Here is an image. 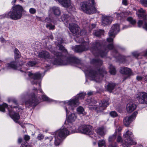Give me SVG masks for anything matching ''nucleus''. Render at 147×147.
Listing matches in <instances>:
<instances>
[{
	"mask_svg": "<svg viewBox=\"0 0 147 147\" xmlns=\"http://www.w3.org/2000/svg\"><path fill=\"white\" fill-rule=\"evenodd\" d=\"M122 129V128L120 126H118L117 127V129L115 130V131H117V134L118 133H121V132Z\"/></svg>",
	"mask_w": 147,
	"mask_h": 147,
	"instance_id": "nucleus-50",
	"label": "nucleus"
},
{
	"mask_svg": "<svg viewBox=\"0 0 147 147\" xmlns=\"http://www.w3.org/2000/svg\"><path fill=\"white\" fill-rule=\"evenodd\" d=\"M44 138L43 135L41 134H39L37 137V138L39 140H42Z\"/></svg>",
	"mask_w": 147,
	"mask_h": 147,
	"instance_id": "nucleus-51",
	"label": "nucleus"
},
{
	"mask_svg": "<svg viewBox=\"0 0 147 147\" xmlns=\"http://www.w3.org/2000/svg\"><path fill=\"white\" fill-rule=\"evenodd\" d=\"M90 100L89 99H88L87 100V102H88L87 104L89 105H92L93 104V103H96V102L95 101H92V100H90V102H89V100Z\"/></svg>",
	"mask_w": 147,
	"mask_h": 147,
	"instance_id": "nucleus-48",
	"label": "nucleus"
},
{
	"mask_svg": "<svg viewBox=\"0 0 147 147\" xmlns=\"http://www.w3.org/2000/svg\"><path fill=\"white\" fill-rule=\"evenodd\" d=\"M97 135L103 136L105 134V128L103 126L98 127L95 130Z\"/></svg>",
	"mask_w": 147,
	"mask_h": 147,
	"instance_id": "nucleus-21",
	"label": "nucleus"
},
{
	"mask_svg": "<svg viewBox=\"0 0 147 147\" xmlns=\"http://www.w3.org/2000/svg\"><path fill=\"white\" fill-rule=\"evenodd\" d=\"M79 105L78 99H75L70 100L65 104V110L67 115L71 111L73 110L74 107H76Z\"/></svg>",
	"mask_w": 147,
	"mask_h": 147,
	"instance_id": "nucleus-8",
	"label": "nucleus"
},
{
	"mask_svg": "<svg viewBox=\"0 0 147 147\" xmlns=\"http://www.w3.org/2000/svg\"><path fill=\"white\" fill-rule=\"evenodd\" d=\"M144 28L147 30V24L145 23L144 24Z\"/></svg>",
	"mask_w": 147,
	"mask_h": 147,
	"instance_id": "nucleus-63",
	"label": "nucleus"
},
{
	"mask_svg": "<svg viewBox=\"0 0 147 147\" xmlns=\"http://www.w3.org/2000/svg\"><path fill=\"white\" fill-rule=\"evenodd\" d=\"M115 53L117 55H118V56L117 57H115L119 61H121L122 58V57L121 55H119L116 51H115Z\"/></svg>",
	"mask_w": 147,
	"mask_h": 147,
	"instance_id": "nucleus-47",
	"label": "nucleus"
},
{
	"mask_svg": "<svg viewBox=\"0 0 147 147\" xmlns=\"http://www.w3.org/2000/svg\"><path fill=\"white\" fill-rule=\"evenodd\" d=\"M132 55L135 57H137L139 56V54L136 52H134L132 53Z\"/></svg>",
	"mask_w": 147,
	"mask_h": 147,
	"instance_id": "nucleus-60",
	"label": "nucleus"
},
{
	"mask_svg": "<svg viewBox=\"0 0 147 147\" xmlns=\"http://www.w3.org/2000/svg\"><path fill=\"white\" fill-rule=\"evenodd\" d=\"M138 112L135 111L131 116H127L125 117L123 120V124L126 127H128L130 123L134 119L137 115Z\"/></svg>",
	"mask_w": 147,
	"mask_h": 147,
	"instance_id": "nucleus-12",
	"label": "nucleus"
},
{
	"mask_svg": "<svg viewBox=\"0 0 147 147\" xmlns=\"http://www.w3.org/2000/svg\"><path fill=\"white\" fill-rule=\"evenodd\" d=\"M77 111L80 114L82 113L84 111V109L81 107H79L77 109Z\"/></svg>",
	"mask_w": 147,
	"mask_h": 147,
	"instance_id": "nucleus-44",
	"label": "nucleus"
},
{
	"mask_svg": "<svg viewBox=\"0 0 147 147\" xmlns=\"http://www.w3.org/2000/svg\"><path fill=\"white\" fill-rule=\"evenodd\" d=\"M127 20L132 25L135 24L136 23V20H135L133 19L132 17H128L127 18Z\"/></svg>",
	"mask_w": 147,
	"mask_h": 147,
	"instance_id": "nucleus-37",
	"label": "nucleus"
},
{
	"mask_svg": "<svg viewBox=\"0 0 147 147\" xmlns=\"http://www.w3.org/2000/svg\"><path fill=\"white\" fill-rule=\"evenodd\" d=\"M86 95L85 93H81L79 94L78 95H77V97H78V99H82Z\"/></svg>",
	"mask_w": 147,
	"mask_h": 147,
	"instance_id": "nucleus-42",
	"label": "nucleus"
},
{
	"mask_svg": "<svg viewBox=\"0 0 147 147\" xmlns=\"http://www.w3.org/2000/svg\"><path fill=\"white\" fill-rule=\"evenodd\" d=\"M8 107V105L5 103H3L2 105H0V111L4 112L5 111V108Z\"/></svg>",
	"mask_w": 147,
	"mask_h": 147,
	"instance_id": "nucleus-34",
	"label": "nucleus"
},
{
	"mask_svg": "<svg viewBox=\"0 0 147 147\" xmlns=\"http://www.w3.org/2000/svg\"><path fill=\"white\" fill-rule=\"evenodd\" d=\"M136 97L140 103L147 104V93L142 92L138 93Z\"/></svg>",
	"mask_w": 147,
	"mask_h": 147,
	"instance_id": "nucleus-13",
	"label": "nucleus"
},
{
	"mask_svg": "<svg viewBox=\"0 0 147 147\" xmlns=\"http://www.w3.org/2000/svg\"><path fill=\"white\" fill-rule=\"evenodd\" d=\"M88 43L84 42L81 45H76L72 47L74 51L77 52H80L86 51L89 49Z\"/></svg>",
	"mask_w": 147,
	"mask_h": 147,
	"instance_id": "nucleus-15",
	"label": "nucleus"
},
{
	"mask_svg": "<svg viewBox=\"0 0 147 147\" xmlns=\"http://www.w3.org/2000/svg\"><path fill=\"white\" fill-rule=\"evenodd\" d=\"M111 22V19L109 17L106 16L103 18L102 24L104 26L110 24Z\"/></svg>",
	"mask_w": 147,
	"mask_h": 147,
	"instance_id": "nucleus-22",
	"label": "nucleus"
},
{
	"mask_svg": "<svg viewBox=\"0 0 147 147\" xmlns=\"http://www.w3.org/2000/svg\"><path fill=\"white\" fill-rule=\"evenodd\" d=\"M9 111V113L11 117L13 119V120L17 123L19 124H20V122L19 121V119L20 118V116L19 114L17 113H14V114H12L11 111L8 108Z\"/></svg>",
	"mask_w": 147,
	"mask_h": 147,
	"instance_id": "nucleus-18",
	"label": "nucleus"
},
{
	"mask_svg": "<svg viewBox=\"0 0 147 147\" xmlns=\"http://www.w3.org/2000/svg\"><path fill=\"white\" fill-rule=\"evenodd\" d=\"M140 2L142 4L144 5L145 6L147 7V0H141Z\"/></svg>",
	"mask_w": 147,
	"mask_h": 147,
	"instance_id": "nucleus-49",
	"label": "nucleus"
},
{
	"mask_svg": "<svg viewBox=\"0 0 147 147\" xmlns=\"http://www.w3.org/2000/svg\"><path fill=\"white\" fill-rule=\"evenodd\" d=\"M22 72H26V70H25L24 67V66H22L21 68H20L19 69Z\"/></svg>",
	"mask_w": 147,
	"mask_h": 147,
	"instance_id": "nucleus-54",
	"label": "nucleus"
},
{
	"mask_svg": "<svg viewBox=\"0 0 147 147\" xmlns=\"http://www.w3.org/2000/svg\"><path fill=\"white\" fill-rule=\"evenodd\" d=\"M50 10L56 16H58L61 14V11L60 9L57 7H53L50 8Z\"/></svg>",
	"mask_w": 147,
	"mask_h": 147,
	"instance_id": "nucleus-23",
	"label": "nucleus"
},
{
	"mask_svg": "<svg viewBox=\"0 0 147 147\" xmlns=\"http://www.w3.org/2000/svg\"><path fill=\"white\" fill-rule=\"evenodd\" d=\"M69 134V132L66 128H61L55 132V135L64 139Z\"/></svg>",
	"mask_w": 147,
	"mask_h": 147,
	"instance_id": "nucleus-14",
	"label": "nucleus"
},
{
	"mask_svg": "<svg viewBox=\"0 0 147 147\" xmlns=\"http://www.w3.org/2000/svg\"><path fill=\"white\" fill-rule=\"evenodd\" d=\"M14 55L15 59L19 58L20 56V55L19 54V53L15 54Z\"/></svg>",
	"mask_w": 147,
	"mask_h": 147,
	"instance_id": "nucleus-57",
	"label": "nucleus"
},
{
	"mask_svg": "<svg viewBox=\"0 0 147 147\" xmlns=\"http://www.w3.org/2000/svg\"><path fill=\"white\" fill-rule=\"evenodd\" d=\"M98 144L99 147H105V142L104 140H99L98 141Z\"/></svg>",
	"mask_w": 147,
	"mask_h": 147,
	"instance_id": "nucleus-35",
	"label": "nucleus"
},
{
	"mask_svg": "<svg viewBox=\"0 0 147 147\" xmlns=\"http://www.w3.org/2000/svg\"><path fill=\"white\" fill-rule=\"evenodd\" d=\"M117 141L118 142H122V139L121 137V133H118L117 134Z\"/></svg>",
	"mask_w": 147,
	"mask_h": 147,
	"instance_id": "nucleus-38",
	"label": "nucleus"
},
{
	"mask_svg": "<svg viewBox=\"0 0 147 147\" xmlns=\"http://www.w3.org/2000/svg\"><path fill=\"white\" fill-rule=\"evenodd\" d=\"M59 2L61 3L64 7H68L71 5L70 0H58Z\"/></svg>",
	"mask_w": 147,
	"mask_h": 147,
	"instance_id": "nucleus-24",
	"label": "nucleus"
},
{
	"mask_svg": "<svg viewBox=\"0 0 147 147\" xmlns=\"http://www.w3.org/2000/svg\"><path fill=\"white\" fill-rule=\"evenodd\" d=\"M115 85V83H109L107 86V90L109 92H111L114 89Z\"/></svg>",
	"mask_w": 147,
	"mask_h": 147,
	"instance_id": "nucleus-30",
	"label": "nucleus"
},
{
	"mask_svg": "<svg viewBox=\"0 0 147 147\" xmlns=\"http://www.w3.org/2000/svg\"><path fill=\"white\" fill-rule=\"evenodd\" d=\"M143 77L141 76H138L136 77V79L138 81L141 80L143 79Z\"/></svg>",
	"mask_w": 147,
	"mask_h": 147,
	"instance_id": "nucleus-58",
	"label": "nucleus"
},
{
	"mask_svg": "<svg viewBox=\"0 0 147 147\" xmlns=\"http://www.w3.org/2000/svg\"><path fill=\"white\" fill-rule=\"evenodd\" d=\"M29 77L31 78V81L32 84H36L39 82V80L41 77V74L38 72L33 74L31 72H28Z\"/></svg>",
	"mask_w": 147,
	"mask_h": 147,
	"instance_id": "nucleus-11",
	"label": "nucleus"
},
{
	"mask_svg": "<svg viewBox=\"0 0 147 147\" xmlns=\"http://www.w3.org/2000/svg\"><path fill=\"white\" fill-rule=\"evenodd\" d=\"M59 50L62 53L56 52L53 53L56 57L55 59L53 62L54 64L57 65H66L69 64H78L80 63L79 60L74 57H67L68 54L66 49L63 46L59 45L57 46Z\"/></svg>",
	"mask_w": 147,
	"mask_h": 147,
	"instance_id": "nucleus-1",
	"label": "nucleus"
},
{
	"mask_svg": "<svg viewBox=\"0 0 147 147\" xmlns=\"http://www.w3.org/2000/svg\"><path fill=\"white\" fill-rule=\"evenodd\" d=\"M29 12L31 14H34L36 12V10L35 8H31L29 9Z\"/></svg>",
	"mask_w": 147,
	"mask_h": 147,
	"instance_id": "nucleus-43",
	"label": "nucleus"
},
{
	"mask_svg": "<svg viewBox=\"0 0 147 147\" xmlns=\"http://www.w3.org/2000/svg\"><path fill=\"white\" fill-rule=\"evenodd\" d=\"M117 134V131H116L114 134L112 136L109 137V142H112L114 141L116 138V136Z\"/></svg>",
	"mask_w": 147,
	"mask_h": 147,
	"instance_id": "nucleus-32",
	"label": "nucleus"
},
{
	"mask_svg": "<svg viewBox=\"0 0 147 147\" xmlns=\"http://www.w3.org/2000/svg\"><path fill=\"white\" fill-rule=\"evenodd\" d=\"M42 98L44 101H50V100L49 98L45 95H43L42 96Z\"/></svg>",
	"mask_w": 147,
	"mask_h": 147,
	"instance_id": "nucleus-46",
	"label": "nucleus"
},
{
	"mask_svg": "<svg viewBox=\"0 0 147 147\" xmlns=\"http://www.w3.org/2000/svg\"><path fill=\"white\" fill-rule=\"evenodd\" d=\"M113 45L112 44H109L108 46V48L109 49H111L113 48Z\"/></svg>",
	"mask_w": 147,
	"mask_h": 147,
	"instance_id": "nucleus-55",
	"label": "nucleus"
},
{
	"mask_svg": "<svg viewBox=\"0 0 147 147\" xmlns=\"http://www.w3.org/2000/svg\"><path fill=\"white\" fill-rule=\"evenodd\" d=\"M115 37H114V36H110L109 35V38H108L107 39V41L108 42H113V38Z\"/></svg>",
	"mask_w": 147,
	"mask_h": 147,
	"instance_id": "nucleus-45",
	"label": "nucleus"
},
{
	"mask_svg": "<svg viewBox=\"0 0 147 147\" xmlns=\"http://www.w3.org/2000/svg\"><path fill=\"white\" fill-rule=\"evenodd\" d=\"M14 54L16 53H19V51L17 49H16L14 51Z\"/></svg>",
	"mask_w": 147,
	"mask_h": 147,
	"instance_id": "nucleus-62",
	"label": "nucleus"
},
{
	"mask_svg": "<svg viewBox=\"0 0 147 147\" xmlns=\"http://www.w3.org/2000/svg\"><path fill=\"white\" fill-rule=\"evenodd\" d=\"M22 139L21 138H19L18 140V142L19 143H20L22 141Z\"/></svg>",
	"mask_w": 147,
	"mask_h": 147,
	"instance_id": "nucleus-61",
	"label": "nucleus"
},
{
	"mask_svg": "<svg viewBox=\"0 0 147 147\" xmlns=\"http://www.w3.org/2000/svg\"><path fill=\"white\" fill-rule=\"evenodd\" d=\"M123 138H125V145L127 146L136 144V142L133 140V135L132 132L127 131L123 134Z\"/></svg>",
	"mask_w": 147,
	"mask_h": 147,
	"instance_id": "nucleus-7",
	"label": "nucleus"
},
{
	"mask_svg": "<svg viewBox=\"0 0 147 147\" xmlns=\"http://www.w3.org/2000/svg\"><path fill=\"white\" fill-rule=\"evenodd\" d=\"M23 11V8L22 6L18 5H13L11 11L8 13V15L13 20H17L22 17Z\"/></svg>",
	"mask_w": 147,
	"mask_h": 147,
	"instance_id": "nucleus-4",
	"label": "nucleus"
},
{
	"mask_svg": "<svg viewBox=\"0 0 147 147\" xmlns=\"http://www.w3.org/2000/svg\"><path fill=\"white\" fill-rule=\"evenodd\" d=\"M36 64V62L35 61H29L27 63V65L29 66H33Z\"/></svg>",
	"mask_w": 147,
	"mask_h": 147,
	"instance_id": "nucleus-41",
	"label": "nucleus"
},
{
	"mask_svg": "<svg viewBox=\"0 0 147 147\" xmlns=\"http://www.w3.org/2000/svg\"><path fill=\"white\" fill-rule=\"evenodd\" d=\"M91 26L92 27V29L94 28L95 27L96 25L94 24H92L91 25Z\"/></svg>",
	"mask_w": 147,
	"mask_h": 147,
	"instance_id": "nucleus-64",
	"label": "nucleus"
},
{
	"mask_svg": "<svg viewBox=\"0 0 147 147\" xmlns=\"http://www.w3.org/2000/svg\"><path fill=\"white\" fill-rule=\"evenodd\" d=\"M62 21L65 22L67 23H68L71 21V18L67 14H64L61 16Z\"/></svg>",
	"mask_w": 147,
	"mask_h": 147,
	"instance_id": "nucleus-28",
	"label": "nucleus"
},
{
	"mask_svg": "<svg viewBox=\"0 0 147 147\" xmlns=\"http://www.w3.org/2000/svg\"><path fill=\"white\" fill-rule=\"evenodd\" d=\"M92 126L90 125H84L80 126L78 128V131L84 134L92 136V137H95V134L94 133Z\"/></svg>",
	"mask_w": 147,
	"mask_h": 147,
	"instance_id": "nucleus-6",
	"label": "nucleus"
},
{
	"mask_svg": "<svg viewBox=\"0 0 147 147\" xmlns=\"http://www.w3.org/2000/svg\"><path fill=\"white\" fill-rule=\"evenodd\" d=\"M108 105V102L106 100H102L100 103V106L102 107H106Z\"/></svg>",
	"mask_w": 147,
	"mask_h": 147,
	"instance_id": "nucleus-31",
	"label": "nucleus"
},
{
	"mask_svg": "<svg viewBox=\"0 0 147 147\" xmlns=\"http://www.w3.org/2000/svg\"><path fill=\"white\" fill-rule=\"evenodd\" d=\"M138 11L140 13L138 14V17L140 19L142 18H143L144 20H146V15L144 14L145 13V10H143L142 8H140V9H138Z\"/></svg>",
	"mask_w": 147,
	"mask_h": 147,
	"instance_id": "nucleus-25",
	"label": "nucleus"
},
{
	"mask_svg": "<svg viewBox=\"0 0 147 147\" xmlns=\"http://www.w3.org/2000/svg\"><path fill=\"white\" fill-rule=\"evenodd\" d=\"M120 72L122 74H125L127 75V77H125L124 78L123 81L124 80L126 79L129 78L131 75L132 74L131 70L130 69L125 67H121V68Z\"/></svg>",
	"mask_w": 147,
	"mask_h": 147,
	"instance_id": "nucleus-16",
	"label": "nucleus"
},
{
	"mask_svg": "<svg viewBox=\"0 0 147 147\" xmlns=\"http://www.w3.org/2000/svg\"><path fill=\"white\" fill-rule=\"evenodd\" d=\"M55 145L56 146L59 145L63 140V139L55 135Z\"/></svg>",
	"mask_w": 147,
	"mask_h": 147,
	"instance_id": "nucleus-29",
	"label": "nucleus"
},
{
	"mask_svg": "<svg viewBox=\"0 0 147 147\" xmlns=\"http://www.w3.org/2000/svg\"><path fill=\"white\" fill-rule=\"evenodd\" d=\"M46 27L49 29L50 30H53L55 29V26L54 25H52L51 24H47L46 25Z\"/></svg>",
	"mask_w": 147,
	"mask_h": 147,
	"instance_id": "nucleus-39",
	"label": "nucleus"
},
{
	"mask_svg": "<svg viewBox=\"0 0 147 147\" xmlns=\"http://www.w3.org/2000/svg\"><path fill=\"white\" fill-rule=\"evenodd\" d=\"M109 114L110 116L113 117H116L117 116V113L115 111H112L110 112Z\"/></svg>",
	"mask_w": 147,
	"mask_h": 147,
	"instance_id": "nucleus-40",
	"label": "nucleus"
},
{
	"mask_svg": "<svg viewBox=\"0 0 147 147\" xmlns=\"http://www.w3.org/2000/svg\"><path fill=\"white\" fill-rule=\"evenodd\" d=\"M104 33L103 30H100L99 31H95L94 32L95 35L98 37H99L102 35Z\"/></svg>",
	"mask_w": 147,
	"mask_h": 147,
	"instance_id": "nucleus-36",
	"label": "nucleus"
},
{
	"mask_svg": "<svg viewBox=\"0 0 147 147\" xmlns=\"http://www.w3.org/2000/svg\"><path fill=\"white\" fill-rule=\"evenodd\" d=\"M79 39V40H78V42L79 43H82L83 42H84V39L81 38H77L76 39V40H78Z\"/></svg>",
	"mask_w": 147,
	"mask_h": 147,
	"instance_id": "nucleus-53",
	"label": "nucleus"
},
{
	"mask_svg": "<svg viewBox=\"0 0 147 147\" xmlns=\"http://www.w3.org/2000/svg\"><path fill=\"white\" fill-rule=\"evenodd\" d=\"M38 57L45 59H49L51 57L49 53L46 51H42L39 52Z\"/></svg>",
	"mask_w": 147,
	"mask_h": 147,
	"instance_id": "nucleus-20",
	"label": "nucleus"
},
{
	"mask_svg": "<svg viewBox=\"0 0 147 147\" xmlns=\"http://www.w3.org/2000/svg\"><path fill=\"white\" fill-rule=\"evenodd\" d=\"M143 22L141 20H139L138 23V26L139 27H140L142 25Z\"/></svg>",
	"mask_w": 147,
	"mask_h": 147,
	"instance_id": "nucleus-56",
	"label": "nucleus"
},
{
	"mask_svg": "<svg viewBox=\"0 0 147 147\" xmlns=\"http://www.w3.org/2000/svg\"><path fill=\"white\" fill-rule=\"evenodd\" d=\"M7 69L12 68L14 69H19L18 67L16 65V63L14 62H11L8 63L7 65Z\"/></svg>",
	"mask_w": 147,
	"mask_h": 147,
	"instance_id": "nucleus-27",
	"label": "nucleus"
},
{
	"mask_svg": "<svg viewBox=\"0 0 147 147\" xmlns=\"http://www.w3.org/2000/svg\"><path fill=\"white\" fill-rule=\"evenodd\" d=\"M69 28L71 32L76 35H81L82 31L80 32V28L78 26L74 23H69Z\"/></svg>",
	"mask_w": 147,
	"mask_h": 147,
	"instance_id": "nucleus-10",
	"label": "nucleus"
},
{
	"mask_svg": "<svg viewBox=\"0 0 147 147\" xmlns=\"http://www.w3.org/2000/svg\"><path fill=\"white\" fill-rule=\"evenodd\" d=\"M76 118V116L74 113H71L67 117V121L69 123H72L74 121Z\"/></svg>",
	"mask_w": 147,
	"mask_h": 147,
	"instance_id": "nucleus-26",
	"label": "nucleus"
},
{
	"mask_svg": "<svg viewBox=\"0 0 147 147\" xmlns=\"http://www.w3.org/2000/svg\"><path fill=\"white\" fill-rule=\"evenodd\" d=\"M91 47L89 49L95 55H100L102 57H105L107 55L108 51L101 48V44L98 41L90 44Z\"/></svg>",
	"mask_w": 147,
	"mask_h": 147,
	"instance_id": "nucleus-3",
	"label": "nucleus"
},
{
	"mask_svg": "<svg viewBox=\"0 0 147 147\" xmlns=\"http://www.w3.org/2000/svg\"><path fill=\"white\" fill-rule=\"evenodd\" d=\"M136 108V105L133 102H131L127 104L126 106V110L128 113H131L135 110Z\"/></svg>",
	"mask_w": 147,
	"mask_h": 147,
	"instance_id": "nucleus-19",
	"label": "nucleus"
},
{
	"mask_svg": "<svg viewBox=\"0 0 147 147\" xmlns=\"http://www.w3.org/2000/svg\"><path fill=\"white\" fill-rule=\"evenodd\" d=\"M109 71L110 74L112 75H115L116 73V70L115 68L112 65H110L109 66Z\"/></svg>",
	"mask_w": 147,
	"mask_h": 147,
	"instance_id": "nucleus-33",
	"label": "nucleus"
},
{
	"mask_svg": "<svg viewBox=\"0 0 147 147\" xmlns=\"http://www.w3.org/2000/svg\"><path fill=\"white\" fill-rule=\"evenodd\" d=\"M119 31V25L115 24L113 25L111 27V29L109 32V34L110 36H114L115 37V35L117 32Z\"/></svg>",
	"mask_w": 147,
	"mask_h": 147,
	"instance_id": "nucleus-17",
	"label": "nucleus"
},
{
	"mask_svg": "<svg viewBox=\"0 0 147 147\" xmlns=\"http://www.w3.org/2000/svg\"><path fill=\"white\" fill-rule=\"evenodd\" d=\"M91 63L95 64L96 67L92 69L89 71V76L93 80L97 82H99L102 80V78L107 74V72L104 68H100L102 63L101 60L93 59Z\"/></svg>",
	"mask_w": 147,
	"mask_h": 147,
	"instance_id": "nucleus-2",
	"label": "nucleus"
},
{
	"mask_svg": "<svg viewBox=\"0 0 147 147\" xmlns=\"http://www.w3.org/2000/svg\"><path fill=\"white\" fill-rule=\"evenodd\" d=\"M122 3L124 5H127V0H123Z\"/></svg>",
	"mask_w": 147,
	"mask_h": 147,
	"instance_id": "nucleus-59",
	"label": "nucleus"
},
{
	"mask_svg": "<svg viewBox=\"0 0 147 147\" xmlns=\"http://www.w3.org/2000/svg\"><path fill=\"white\" fill-rule=\"evenodd\" d=\"M30 139V137L29 136L25 135L24 136V139L26 141H28Z\"/></svg>",
	"mask_w": 147,
	"mask_h": 147,
	"instance_id": "nucleus-52",
	"label": "nucleus"
},
{
	"mask_svg": "<svg viewBox=\"0 0 147 147\" xmlns=\"http://www.w3.org/2000/svg\"><path fill=\"white\" fill-rule=\"evenodd\" d=\"M40 102L36 95L33 93L31 95L30 99L25 102V105L27 107L34 108Z\"/></svg>",
	"mask_w": 147,
	"mask_h": 147,
	"instance_id": "nucleus-9",
	"label": "nucleus"
},
{
	"mask_svg": "<svg viewBox=\"0 0 147 147\" xmlns=\"http://www.w3.org/2000/svg\"><path fill=\"white\" fill-rule=\"evenodd\" d=\"M92 5L89 2H84L82 3L81 6V9L84 12L90 14L96 13L97 12L96 8L95 6L96 5V3L94 0H90Z\"/></svg>",
	"mask_w": 147,
	"mask_h": 147,
	"instance_id": "nucleus-5",
	"label": "nucleus"
}]
</instances>
